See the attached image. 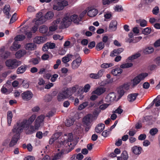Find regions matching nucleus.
<instances>
[{"label": "nucleus", "mask_w": 160, "mask_h": 160, "mask_svg": "<svg viewBox=\"0 0 160 160\" xmlns=\"http://www.w3.org/2000/svg\"><path fill=\"white\" fill-rule=\"evenodd\" d=\"M26 53L25 50H21L18 51L15 53V57L17 58H19L23 56Z\"/></svg>", "instance_id": "nucleus-26"}, {"label": "nucleus", "mask_w": 160, "mask_h": 160, "mask_svg": "<svg viewBox=\"0 0 160 160\" xmlns=\"http://www.w3.org/2000/svg\"><path fill=\"white\" fill-rule=\"evenodd\" d=\"M151 30L150 28L149 29L148 28H147L143 30L142 32L145 35H148L150 33Z\"/></svg>", "instance_id": "nucleus-54"}, {"label": "nucleus", "mask_w": 160, "mask_h": 160, "mask_svg": "<svg viewBox=\"0 0 160 160\" xmlns=\"http://www.w3.org/2000/svg\"><path fill=\"white\" fill-rule=\"evenodd\" d=\"M124 50L122 48H119L114 49L110 53V56L112 57H114L120 54Z\"/></svg>", "instance_id": "nucleus-15"}, {"label": "nucleus", "mask_w": 160, "mask_h": 160, "mask_svg": "<svg viewBox=\"0 0 160 160\" xmlns=\"http://www.w3.org/2000/svg\"><path fill=\"white\" fill-rule=\"evenodd\" d=\"M45 18L44 17H41L40 18H39L38 20L37 21L40 24H42L44 23L46 20Z\"/></svg>", "instance_id": "nucleus-57"}, {"label": "nucleus", "mask_w": 160, "mask_h": 160, "mask_svg": "<svg viewBox=\"0 0 160 160\" xmlns=\"http://www.w3.org/2000/svg\"><path fill=\"white\" fill-rule=\"evenodd\" d=\"M108 98L109 99L110 101L114 100L116 98V96L114 92H112L109 93L107 96Z\"/></svg>", "instance_id": "nucleus-48"}, {"label": "nucleus", "mask_w": 160, "mask_h": 160, "mask_svg": "<svg viewBox=\"0 0 160 160\" xmlns=\"http://www.w3.org/2000/svg\"><path fill=\"white\" fill-rule=\"evenodd\" d=\"M24 160H35V158L33 156L29 155L26 157Z\"/></svg>", "instance_id": "nucleus-64"}, {"label": "nucleus", "mask_w": 160, "mask_h": 160, "mask_svg": "<svg viewBox=\"0 0 160 160\" xmlns=\"http://www.w3.org/2000/svg\"><path fill=\"white\" fill-rule=\"evenodd\" d=\"M33 96L32 93L29 91H26L22 93L21 95L22 99L24 101H29L31 99Z\"/></svg>", "instance_id": "nucleus-8"}, {"label": "nucleus", "mask_w": 160, "mask_h": 160, "mask_svg": "<svg viewBox=\"0 0 160 160\" xmlns=\"http://www.w3.org/2000/svg\"><path fill=\"white\" fill-rule=\"evenodd\" d=\"M66 98H70L73 100L74 98L71 97L72 94L71 93L68 88H67L66 90L62 91Z\"/></svg>", "instance_id": "nucleus-29"}, {"label": "nucleus", "mask_w": 160, "mask_h": 160, "mask_svg": "<svg viewBox=\"0 0 160 160\" xmlns=\"http://www.w3.org/2000/svg\"><path fill=\"white\" fill-rule=\"evenodd\" d=\"M158 130L157 128H153L150 130L149 133L152 136H153L158 133Z\"/></svg>", "instance_id": "nucleus-42"}, {"label": "nucleus", "mask_w": 160, "mask_h": 160, "mask_svg": "<svg viewBox=\"0 0 160 160\" xmlns=\"http://www.w3.org/2000/svg\"><path fill=\"white\" fill-rule=\"evenodd\" d=\"M131 150L134 154L139 155L141 153L142 148L140 147L135 146L132 148Z\"/></svg>", "instance_id": "nucleus-16"}, {"label": "nucleus", "mask_w": 160, "mask_h": 160, "mask_svg": "<svg viewBox=\"0 0 160 160\" xmlns=\"http://www.w3.org/2000/svg\"><path fill=\"white\" fill-rule=\"evenodd\" d=\"M54 14L52 12L49 11L47 12L45 16V18L47 19H50L52 18Z\"/></svg>", "instance_id": "nucleus-43"}, {"label": "nucleus", "mask_w": 160, "mask_h": 160, "mask_svg": "<svg viewBox=\"0 0 160 160\" xmlns=\"http://www.w3.org/2000/svg\"><path fill=\"white\" fill-rule=\"evenodd\" d=\"M159 12V8L158 6L155 7L152 10V13L154 15H157Z\"/></svg>", "instance_id": "nucleus-60"}, {"label": "nucleus", "mask_w": 160, "mask_h": 160, "mask_svg": "<svg viewBox=\"0 0 160 160\" xmlns=\"http://www.w3.org/2000/svg\"><path fill=\"white\" fill-rule=\"evenodd\" d=\"M82 61V59H78L74 60L72 63V68L73 69L78 68L80 65Z\"/></svg>", "instance_id": "nucleus-14"}, {"label": "nucleus", "mask_w": 160, "mask_h": 160, "mask_svg": "<svg viewBox=\"0 0 160 160\" xmlns=\"http://www.w3.org/2000/svg\"><path fill=\"white\" fill-rule=\"evenodd\" d=\"M120 157L123 160H128L129 158L128 152L126 151H123Z\"/></svg>", "instance_id": "nucleus-37"}, {"label": "nucleus", "mask_w": 160, "mask_h": 160, "mask_svg": "<svg viewBox=\"0 0 160 160\" xmlns=\"http://www.w3.org/2000/svg\"><path fill=\"white\" fill-rule=\"evenodd\" d=\"M65 98H66L62 91L58 94L57 99L58 101H62Z\"/></svg>", "instance_id": "nucleus-34"}, {"label": "nucleus", "mask_w": 160, "mask_h": 160, "mask_svg": "<svg viewBox=\"0 0 160 160\" xmlns=\"http://www.w3.org/2000/svg\"><path fill=\"white\" fill-rule=\"evenodd\" d=\"M35 10L34 7L31 6H29L27 8V11L29 12H34Z\"/></svg>", "instance_id": "nucleus-61"}, {"label": "nucleus", "mask_w": 160, "mask_h": 160, "mask_svg": "<svg viewBox=\"0 0 160 160\" xmlns=\"http://www.w3.org/2000/svg\"><path fill=\"white\" fill-rule=\"evenodd\" d=\"M25 38V37L23 35H17L14 38L15 41L16 42L18 41H21L24 39Z\"/></svg>", "instance_id": "nucleus-44"}, {"label": "nucleus", "mask_w": 160, "mask_h": 160, "mask_svg": "<svg viewBox=\"0 0 160 160\" xmlns=\"http://www.w3.org/2000/svg\"><path fill=\"white\" fill-rule=\"evenodd\" d=\"M12 117V111H8L7 112V121L9 126H10L11 125Z\"/></svg>", "instance_id": "nucleus-31"}, {"label": "nucleus", "mask_w": 160, "mask_h": 160, "mask_svg": "<svg viewBox=\"0 0 160 160\" xmlns=\"http://www.w3.org/2000/svg\"><path fill=\"white\" fill-rule=\"evenodd\" d=\"M105 127V125L104 124H98L95 128V131L98 133H100L104 130Z\"/></svg>", "instance_id": "nucleus-20"}, {"label": "nucleus", "mask_w": 160, "mask_h": 160, "mask_svg": "<svg viewBox=\"0 0 160 160\" xmlns=\"http://www.w3.org/2000/svg\"><path fill=\"white\" fill-rule=\"evenodd\" d=\"M22 131V130H19V128L15 125L12 130V132L14 134V135L12 138L11 140L9 143V146L10 147H12L17 143L20 137V133Z\"/></svg>", "instance_id": "nucleus-1"}, {"label": "nucleus", "mask_w": 160, "mask_h": 160, "mask_svg": "<svg viewBox=\"0 0 160 160\" xmlns=\"http://www.w3.org/2000/svg\"><path fill=\"white\" fill-rule=\"evenodd\" d=\"M71 22V19L70 17L66 16L60 22L61 27L60 28H67L70 24Z\"/></svg>", "instance_id": "nucleus-7"}, {"label": "nucleus", "mask_w": 160, "mask_h": 160, "mask_svg": "<svg viewBox=\"0 0 160 160\" xmlns=\"http://www.w3.org/2000/svg\"><path fill=\"white\" fill-rule=\"evenodd\" d=\"M105 46V44L104 43L101 42L98 43L96 46V48L98 51H100L103 49Z\"/></svg>", "instance_id": "nucleus-36"}, {"label": "nucleus", "mask_w": 160, "mask_h": 160, "mask_svg": "<svg viewBox=\"0 0 160 160\" xmlns=\"http://www.w3.org/2000/svg\"><path fill=\"white\" fill-rule=\"evenodd\" d=\"M140 54L139 53H136L134 55H133L132 56L129 57L128 58V59L129 60H132L134 59H136L140 56Z\"/></svg>", "instance_id": "nucleus-51"}, {"label": "nucleus", "mask_w": 160, "mask_h": 160, "mask_svg": "<svg viewBox=\"0 0 160 160\" xmlns=\"http://www.w3.org/2000/svg\"><path fill=\"white\" fill-rule=\"evenodd\" d=\"M92 117V115L91 114H88L85 116L83 118L82 122L83 124L85 125L88 126V128H85V130L88 131L89 128V127L91 122V118Z\"/></svg>", "instance_id": "nucleus-6"}, {"label": "nucleus", "mask_w": 160, "mask_h": 160, "mask_svg": "<svg viewBox=\"0 0 160 160\" xmlns=\"http://www.w3.org/2000/svg\"><path fill=\"white\" fill-rule=\"evenodd\" d=\"M25 48L29 50H33L36 48V46L33 43H27L25 46Z\"/></svg>", "instance_id": "nucleus-22"}, {"label": "nucleus", "mask_w": 160, "mask_h": 160, "mask_svg": "<svg viewBox=\"0 0 160 160\" xmlns=\"http://www.w3.org/2000/svg\"><path fill=\"white\" fill-rule=\"evenodd\" d=\"M26 131V133L27 134H30L33 133L36 130H38L39 129L38 127L37 128L35 126L34 124V126L31 125L30 127L28 126L27 128L24 127V128Z\"/></svg>", "instance_id": "nucleus-11"}, {"label": "nucleus", "mask_w": 160, "mask_h": 160, "mask_svg": "<svg viewBox=\"0 0 160 160\" xmlns=\"http://www.w3.org/2000/svg\"><path fill=\"white\" fill-rule=\"evenodd\" d=\"M117 23L116 21H112L110 23L109 29L111 31H115L117 29Z\"/></svg>", "instance_id": "nucleus-18"}, {"label": "nucleus", "mask_w": 160, "mask_h": 160, "mask_svg": "<svg viewBox=\"0 0 160 160\" xmlns=\"http://www.w3.org/2000/svg\"><path fill=\"white\" fill-rule=\"evenodd\" d=\"M62 158L63 155L62 152H60L55 155L52 160H57L58 159H60Z\"/></svg>", "instance_id": "nucleus-46"}, {"label": "nucleus", "mask_w": 160, "mask_h": 160, "mask_svg": "<svg viewBox=\"0 0 160 160\" xmlns=\"http://www.w3.org/2000/svg\"><path fill=\"white\" fill-rule=\"evenodd\" d=\"M4 49L2 48L0 50L2 51L1 53L0 54L1 57L4 58H7L9 57L10 55V52L7 51H4Z\"/></svg>", "instance_id": "nucleus-25"}, {"label": "nucleus", "mask_w": 160, "mask_h": 160, "mask_svg": "<svg viewBox=\"0 0 160 160\" xmlns=\"http://www.w3.org/2000/svg\"><path fill=\"white\" fill-rule=\"evenodd\" d=\"M136 22L139 24L142 27H144L147 26V22L146 20L143 19H139L136 20Z\"/></svg>", "instance_id": "nucleus-30"}, {"label": "nucleus", "mask_w": 160, "mask_h": 160, "mask_svg": "<svg viewBox=\"0 0 160 160\" xmlns=\"http://www.w3.org/2000/svg\"><path fill=\"white\" fill-rule=\"evenodd\" d=\"M60 19H58L54 21L52 24V25L49 27L50 32H54L58 28L57 24L60 23Z\"/></svg>", "instance_id": "nucleus-13"}, {"label": "nucleus", "mask_w": 160, "mask_h": 160, "mask_svg": "<svg viewBox=\"0 0 160 160\" xmlns=\"http://www.w3.org/2000/svg\"><path fill=\"white\" fill-rule=\"evenodd\" d=\"M154 61L158 66H160V56L157 57L154 59Z\"/></svg>", "instance_id": "nucleus-59"}, {"label": "nucleus", "mask_w": 160, "mask_h": 160, "mask_svg": "<svg viewBox=\"0 0 160 160\" xmlns=\"http://www.w3.org/2000/svg\"><path fill=\"white\" fill-rule=\"evenodd\" d=\"M58 77V74H53L51 77L50 80L52 82H55Z\"/></svg>", "instance_id": "nucleus-56"}, {"label": "nucleus", "mask_w": 160, "mask_h": 160, "mask_svg": "<svg viewBox=\"0 0 160 160\" xmlns=\"http://www.w3.org/2000/svg\"><path fill=\"white\" fill-rule=\"evenodd\" d=\"M148 75V74L147 73H142L135 77L132 80L133 86L135 87L141 81L143 80Z\"/></svg>", "instance_id": "nucleus-5"}, {"label": "nucleus", "mask_w": 160, "mask_h": 160, "mask_svg": "<svg viewBox=\"0 0 160 160\" xmlns=\"http://www.w3.org/2000/svg\"><path fill=\"white\" fill-rule=\"evenodd\" d=\"M74 122L73 119H67L65 122V125L67 127H70L72 125Z\"/></svg>", "instance_id": "nucleus-41"}, {"label": "nucleus", "mask_w": 160, "mask_h": 160, "mask_svg": "<svg viewBox=\"0 0 160 160\" xmlns=\"http://www.w3.org/2000/svg\"><path fill=\"white\" fill-rule=\"evenodd\" d=\"M154 51V49L152 47H149L146 48L143 51L145 54H148Z\"/></svg>", "instance_id": "nucleus-38"}, {"label": "nucleus", "mask_w": 160, "mask_h": 160, "mask_svg": "<svg viewBox=\"0 0 160 160\" xmlns=\"http://www.w3.org/2000/svg\"><path fill=\"white\" fill-rule=\"evenodd\" d=\"M104 72V70L102 69L98 71L97 73H91L90 74L89 77L93 79H99L102 76Z\"/></svg>", "instance_id": "nucleus-9"}, {"label": "nucleus", "mask_w": 160, "mask_h": 160, "mask_svg": "<svg viewBox=\"0 0 160 160\" xmlns=\"http://www.w3.org/2000/svg\"><path fill=\"white\" fill-rule=\"evenodd\" d=\"M57 139V138L55 137L54 136H52L49 140V144H52L53 142Z\"/></svg>", "instance_id": "nucleus-62"}, {"label": "nucleus", "mask_w": 160, "mask_h": 160, "mask_svg": "<svg viewBox=\"0 0 160 160\" xmlns=\"http://www.w3.org/2000/svg\"><path fill=\"white\" fill-rule=\"evenodd\" d=\"M91 86L88 84H86L83 87V91L85 92H88L90 89Z\"/></svg>", "instance_id": "nucleus-55"}, {"label": "nucleus", "mask_w": 160, "mask_h": 160, "mask_svg": "<svg viewBox=\"0 0 160 160\" xmlns=\"http://www.w3.org/2000/svg\"><path fill=\"white\" fill-rule=\"evenodd\" d=\"M68 141L64 140V141H61L60 142L59 144L60 146H62L64 145L65 142L67 143L68 142H71L73 140V137L72 134L71 133H69L68 135Z\"/></svg>", "instance_id": "nucleus-32"}, {"label": "nucleus", "mask_w": 160, "mask_h": 160, "mask_svg": "<svg viewBox=\"0 0 160 160\" xmlns=\"http://www.w3.org/2000/svg\"><path fill=\"white\" fill-rule=\"evenodd\" d=\"M6 65L7 67L10 69H14L20 65L21 62L16 59H10L6 62Z\"/></svg>", "instance_id": "nucleus-4"}, {"label": "nucleus", "mask_w": 160, "mask_h": 160, "mask_svg": "<svg viewBox=\"0 0 160 160\" xmlns=\"http://www.w3.org/2000/svg\"><path fill=\"white\" fill-rule=\"evenodd\" d=\"M20 47V45L18 44V42L15 41L13 42L12 45L10 47V49L12 51H16Z\"/></svg>", "instance_id": "nucleus-28"}, {"label": "nucleus", "mask_w": 160, "mask_h": 160, "mask_svg": "<svg viewBox=\"0 0 160 160\" xmlns=\"http://www.w3.org/2000/svg\"><path fill=\"white\" fill-rule=\"evenodd\" d=\"M109 105V104L105 103L101 105L98 108H100V110H104Z\"/></svg>", "instance_id": "nucleus-58"}, {"label": "nucleus", "mask_w": 160, "mask_h": 160, "mask_svg": "<svg viewBox=\"0 0 160 160\" xmlns=\"http://www.w3.org/2000/svg\"><path fill=\"white\" fill-rule=\"evenodd\" d=\"M101 111L100 108H97L94 109L93 112V118L94 119H96Z\"/></svg>", "instance_id": "nucleus-40"}, {"label": "nucleus", "mask_w": 160, "mask_h": 160, "mask_svg": "<svg viewBox=\"0 0 160 160\" xmlns=\"http://www.w3.org/2000/svg\"><path fill=\"white\" fill-rule=\"evenodd\" d=\"M48 28L45 25H42L40 27L39 30L41 33H45L48 31Z\"/></svg>", "instance_id": "nucleus-39"}, {"label": "nucleus", "mask_w": 160, "mask_h": 160, "mask_svg": "<svg viewBox=\"0 0 160 160\" xmlns=\"http://www.w3.org/2000/svg\"><path fill=\"white\" fill-rule=\"evenodd\" d=\"M36 118V115L34 114L32 115L28 119H24L21 122H17L15 125L19 128V130H23L24 127L27 128L31 125Z\"/></svg>", "instance_id": "nucleus-2"}, {"label": "nucleus", "mask_w": 160, "mask_h": 160, "mask_svg": "<svg viewBox=\"0 0 160 160\" xmlns=\"http://www.w3.org/2000/svg\"><path fill=\"white\" fill-rule=\"evenodd\" d=\"M88 105V102H83L80 105L78 108V110H81L84 108H85L86 106Z\"/></svg>", "instance_id": "nucleus-47"}, {"label": "nucleus", "mask_w": 160, "mask_h": 160, "mask_svg": "<svg viewBox=\"0 0 160 160\" xmlns=\"http://www.w3.org/2000/svg\"><path fill=\"white\" fill-rule=\"evenodd\" d=\"M113 65V64L112 63H104L101 65V67L103 68H108L112 67Z\"/></svg>", "instance_id": "nucleus-52"}, {"label": "nucleus", "mask_w": 160, "mask_h": 160, "mask_svg": "<svg viewBox=\"0 0 160 160\" xmlns=\"http://www.w3.org/2000/svg\"><path fill=\"white\" fill-rule=\"evenodd\" d=\"M106 91V88L103 87H100L97 88L92 92V94H96L100 96L103 93Z\"/></svg>", "instance_id": "nucleus-12"}, {"label": "nucleus", "mask_w": 160, "mask_h": 160, "mask_svg": "<svg viewBox=\"0 0 160 160\" xmlns=\"http://www.w3.org/2000/svg\"><path fill=\"white\" fill-rule=\"evenodd\" d=\"M67 56L72 59H81L79 54L77 53H74L73 54H68Z\"/></svg>", "instance_id": "nucleus-35"}, {"label": "nucleus", "mask_w": 160, "mask_h": 160, "mask_svg": "<svg viewBox=\"0 0 160 160\" xmlns=\"http://www.w3.org/2000/svg\"><path fill=\"white\" fill-rule=\"evenodd\" d=\"M27 65L24 64L18 68L17 70V72L18 74H22L25 72L28 68Z\"/></svg>", "instance_id": "nucleus-19"}, {"label": "nucleus", "mask_w": 160, "mask_h": 160, "mask_svg": "<svg viewBox=\"0 0 160 160\" xmlns=\"http://www.w3.org/2000/svg\"><path fill=\"white\" fill-rule=\"evenodd\" d=\"M133 66V64L132 63H128L122 64L120 65V67L121 68H125L131 67Z\"/></svg>", "instance_id": "nucleus-45"}, {"label": "nucleus", "mask_w": 160, "mask_h": 160, "mask_svg": "<svg viewBox=\"0 0 160 160\" xmlns=\"http://www.w3.org/2000/svg\"><path fill=\"white\" fill-rule=\"evenodd\" d=\"M55 2L53 6L54 10L60 11L68 5V2L65 0H54Z\"/></svg>", "instance_id": "nucleus-3"}, {"label": "nucleus", "mask_w": 160, "mask_h": 160, "mask_svg": "<svg viewBox=\"0 0 160 160\" xmlns=\"http://www.w3.org/2000/svg\"><path fill=\"white\" fill-rule=\"evenodd\" d=\"M10 6L9 5H6L4 7L3 12L6 15H7L8 18H9V12L10 11Z\"/></svg>", "instance_id": "nucleus-33"}, {"label": "nucleus", "mask_w": 160, "mask_h": 160, "mask_svg": "<svg viewBox=\"0 0 160 160\" xmlns=\"http://www.w3.org/2000/svg\"><path fill=\"white\" fill-rule=\"evenodd\" d=\"M45 118V116L42 115L37 117L34 122V124L36 127L39 128L41 125L43 123Z\"/></svg>", "instance_id": "nucleus-10"}, {"label": "nucleus", "mask_w": 160, "mask_h": 160, "mask_svg": "<svg viewBox=\"0 0 160 160\" xmlns=\"http://www.w3.org/2000/svg\"><path fill=\"white\" fill-rule=\"evenodd\" d=\"M70 18L71 19V22L73 21L74 23H78L81 20V18H80L79 17H78V16L76 15H73Z\"/></svg>", "instance_id": "nucleus-27"}, {"label": "nucleus", "mask_w": 160, "mask_h": 160, "mask_svg": "<svg viewBox=\"0 0 160 160\" xmlns=\"http://www.w3.org/2000/svg\"><path fill=\"white\" fill-rule=\"evenodd\" d=\"M98 13V11L97 9L90 8L88 12V15L90 17H93L96 16Z\"/></svg>", "instance_id": "nucleus-17"}, {"label": "nucleus", "mask_w": 160, "mask_h": 160, "mask_svg": "<svg viewBox=\"0 0 160 160\" xmlns=\"http://www.w3.org/2000/svg\"><path fill=\"white\" fill-rule=\"evenodd\" d=\"M69 58H70L68 56L67 57H64L62 58V61L64 63H66L69 61Z\"/></svg>", "instance_id": "nucleus-63"}, {"label": "nucleus", "mask_w": 160, "mask_h": 160, "mask_svg": "<svg viewBox=\"0 0 160 160\" xmlns=\"http://www.w3.org/2000/svg\"><path fill=\"white\" fill-rule=\"evenodd\" d=\"M123 111V110L122 109V107L119 106L117 109L115 111H112L113 113H117L119 114H121Z\"/></svg>", "instance_id": "nucleus-53"}, {"label": "nucleus", "mask_w": 160, "mask_h": 160, "mask_svg": "<svg viewBox=\"0 0 160 160\" xmlns=\"http://www.w3.org/2000/svg\"><path fill=\"white\" fill-rule=\"evenodd\" d=\"M138 95V93H132L129 94L128 96V100L129 102H132L136 99Z\"/></svg>", "instance_id": "nucleus-21"}, {"label": "nucleus", "mask_w": 160, "mask_h": 160, "mask_svg": "<svg viewBox=\"0 0 160 160\" xmlns=\"http://www.w3.org/2000/svg\"><path fill=\"white\" fill-rule=\"evenodd\" d=\"M46 45L48 48L52 49L55 47L56 45L54 43H51L50 42H48L46 44Z\"/></svg>", "instance_id": "nucleus-50"}, {"label": "nucleus", "mask_w": 160, "mask_h": 160, "mask_svg": "<svg viewBox=\"0 0 160 160\" xmlns=\"http://www.w3.org/2000/svg\"><path fill=\"white\" fill-rule=\"evenodd\" d=\"M33 41L38 44L43 43L45 41V38L42 37H37L34 39Z\"/></svg>", "instance_id": "nucleus-24"}, {"label": "nucleus", "mask_w": 160, "mask_h": 160, "mask_svg": "<svg viewBox=\"0 0 160 160\" xmlns=\"http://www.w3.org/2000/svg\"><path fill=\"white\" fill-rule=\"evenodd\" d=\"M29 62L34 65L38 64L39 62V59L37 58H32L29 61Z\"/></svg>", "instance_id": "nucleus-49"}, {"label": "nucleus", "mask_w": 160, "mask_h": 160, "mask_svg": "<svg viewBox=\"0 0 160 160\" xmlns=\"http://www.w3.org/2000/svg\"><path fill=\"white\" fill-rule=\"evenodd\" d=\"M123 71V70L119 68H115L112 71V73L114 76L119 75L121 74Z\"/></svg>", "instance_id": "nucleus-23"}]
</instances>
